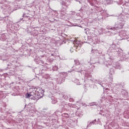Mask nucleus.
I'll return each instance as SVG.
<instances>
[{
	"instance_id": "1",
	"label": "nucleus",
	"mask_w": 129,
	"mask_h": 129,
	"mask_svg": "<svg viewBox=\"0 0 129 129\" xmlns=\"http://www.w3.org/2000/svg\"><path fill=\"white\" fill-rule=\"evenodd\" d=\"M37 92L38 93V95H41L43 93V89L41 88H38L37 89Z\"/></svg>"
},
{
	"instance_id": "3",
	"label": "nucleus",
	"mask_w": 129,
	"mask_h": 129,
	"mask_svg": "<svg viewBox=\"0 0 129 129\" xmlns=\"http://www.w3.org/2000/svg\"><path fill=\"white\" fill-rule=\"evenodd\" d=\"M74 44H75V45L76 46V47H78V46H79V41H77L74 42Z\"/></svg>"
},
{
	"instance_id": "2",
	"label": "nucleus",
	"mask_w": 129,
	"mask_h": 129,
	"mask_svg": "<svg viewBox=\"0 0 129 129\" xmlns=\"http://www.w3.org/2000/svg\"><path fill=\"white\" fill-rule=\"evenodd\" d=\"M32 96V95L30 93H27L26 94V98H30Z\"/></svg>"
}]
</instances>
